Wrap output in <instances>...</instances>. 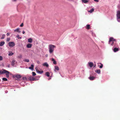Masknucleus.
Wrapping results in <instances>:
<instances>
[{"instance_id": "nucleus-9", "label": "nucleus", "mask_w": 120, "mask_h": 120, "mask_svg": "<svg viewBox=\"0 0 120 120\" xmlns=\"http://www.w3.org/2000/svg\"><path fill=\"white\" fill-rule=\"evenodd\" d=\"M42 65L44 67H49V65L48 64H47V63L46 62L42 64Z\"/></svg>"}, {"instance_id": "nucleus-18", "label": "nucleus", "mask_w": 120, "mask_h": 120, "mask_svg": "<svg viewBox=\"0 0 120 120\" xmlns=\"http://www.w3.org/2000/svg\"><path fill=\"white\" fill-rule=\"evenodd\" d=\"M94 8H92L91 10L90 11H88L90 13H92V12L94 11Z\"/></svg>"}, {"instance_id": "nucleus-41", "label": "nucleus", "mask_w": 120, "mask_h": 120, "mask_svg": "<svg viewBox=\"0 0 120 120\" xmlns=\"http://www.w3.org/2000/svg\"><path fill=\"white\" fill-rule=\"evenodd\" d=\"M9 33H7V35L8 36V35H9Z\"/></svg>"}, {"instance_id": "nucleus-38", "label": "nucleus", "mask_w": 120, "mask_h": 120, "mask_svg": "<svg viewBox=\"0 0 120 120\" xmlns=\"http://www.w3.org/2000/svg\"><path fill=\"white\" fill-rule=\"evenodd\" d=\"M31 70L33 71L34 70V68H29Z\"/></svg>"}, {"instance_id": "nucleus-11", "label": "nucleus", "mask_w": 120, "mask_h": 120, "mask_svg": "<svg viewBox=\"0 0 120 120\" xmlns=\"http://www.w3.org/2000/svg\"><path fill=\"white\" fill-rule=\"evenodd\" d=\"M8 53V55L9 56H11L14 54V53L11 51H9Z\"/></svg>"}, {"instance_id": "nucleus-20", "label": "nucleus", "mask_w": 120, "mask_h": 120, "mask_svg": "<svg viewBox=\"0 0 120 120\" xmlns=\"http://www.w3.org/2000/svg\"><path fill=\"white\" fill-rule=\"evenodd\" d=\"M45 75H46V76L48 77H49V73L48 72H46L45 73Z\"/></svg>"}, {"instance_id": "nucleus-2", "label": "nucleus", "mask_w": 120, "mask_h": 120, "mask_svg": "<svg viewBox=\"0 0 120 120\" xmlns=\"http://www.w3.org/2000/svg\"><path fill=\"white\" fill-rule=\"evenodd\" d=\"M56 48L55 46L50 45L49 46V51L50 54L52 53L54 50V49Z\"/></svg>"}, {"instance_id": "nucleus-40", "label": "nucleus", "mask_w": 120, "mask_h": 120, "mask_svg": "<svg viewBox=\"0 0 120 120\" xmlns=\"http://www.w3.org/2000/svg\"><path fill=\"white\" fill-rule=\"evenodd\" d=\"M94 1L97 2L99 1L98 0H94Z\"/></svg>"}, {"instance_id": "nucleus-39", "label": "nucleus", "mask_w": 120, "mask_h": 120, "mask_svg": "<svg viewBox=\"0 0 120 120\" xmlns=\"http://www.w3.org/2000/svg\"><path fill=\"white\" fill-rule=\"evenodd\" d=\"M34 67V65H31V67H30L29 68H33Z\"/></svg>"}, {"instance_id": "nucleus-21", "label": "nucleus", "mask_w": 120, "mask_h": 120, "mask_svg": "<svg viewBox=\"0 0 120 120\" xmlns=\"http://www.w3.org/2000/svg\"><path fill=\"white\" fill-rule=\"evenodd\" d=\"M59 68H55V69H54V71L55 72H56L59 71Z\"/></svg>"}, {"instance_id": "nucleus-22", "label": "nucleus", "mask_w": 120, "mask_h": 120, "mask_svg": "<svg viewBox=\"0 0 120 120\" xmlns=\"http://www.w3.org/2000/svg\"><path fill=\"white\" fill-rule=\"evenodd\" d=\"M95 71L97 73L99 74L100 72V70H95Z\"/></svg>"}, {"instance_id": "nucleus-28", "label": "nucleus", "mask_w": 120, "mask_h": 120, "mask_svg": "<svg viewBox=\"0 0 120 120\" xmlns=\"http://www.w3.org/2000/svg\"><path fill=\"white\" fill-rule=\"evenodd\" d=\"M24 61L26 62H28L29 61V60L28 59H25L24 60Z\"/></svg>"}, {"instance_id": "nucleus-19", "label": "nucleus", "mask_w": 120, "mask_h": 120, "mask_svg": "<svg viewBox=\"0 0 120 120\" xmlns=\"http://www.w3.org/2000/svg\"><path fill=\"white\" fill-rule=\"evenodd\" d=\"M28 42L30 43H31L32 42V40L31 38H30L28 39Z\"/></svg>"}, {"instance_id": "nucleus-17", "label": "nucleus", "mask_w": 120, "mask_h": 120, "mask_svg": "<svg viewBox=\"0 0 120 120\" xmlns=\"http://www.w3.org/2000/svg\"><path fill=\"white\" fill-rule=\"evenodd\" d=\"M15 61L14 60H12L11 62V64L12 65H14V64H15Z\"/></svg>"}, {"instance_id": "nucleus-8", "label": "nucleus", "mask_w": 120, "mask_h": 120, "mask_svg": "<svg viewBox=\"0 0 120 120\" xmlns=\"http://www.w3.org/2000/svg\"><path fill=\"white\" fill-rule=\"evenodd\" d=\"M35 68L37 72L38 73H39V74H41L43 72V71H39L38 69V68Z\"/></svg>"}, {"instance_id": "nucleus-6", "label": "nucleus", "mask_w": 120, "mask_h": 120, "mask_svg": "<svg viewBox=\"0 0 120 120\" xmlns=\"http://www.w3.org/2000/svg\"><path fill=\"white\" fill-rule=\"evenodd\" d=\"M116 40L112 37L110 38L109 39V42L111 43V42H113V43H114L116 41Z\"/></svg>"}, {"instance_id": "nucleus-32", "label": "nucleus", "mask_w": 120, "mask_h": 120, "mask_svg": "<svg viewBox=\"0 0 120 120\" xmlns=\"http://www.w3.org/2000/svg\"><path fill=\"white\" fill-rule=\"evenodd\" d=\"M111 43H110V42H109V43L111 45H113V44L114 43H113V42H111Z\"/></svg>"}, {"instance_id": "nucleus-36", "label": "nucleus", "mask_w": 120, "mask_h": 120, "mask_svg": "<svg viewBox=\"0 0 120 120\" xmlns=\"http://www.w3.org/2000/svg\"><path fill=\"white\" fill-rule=\"evenodd\" d=\"M10 38H7V41H9L10 40Z\"/></svg>"}, {"instance_id": "nucleus-26", "label": "nucleus", "mask_w": 120, "mask_h": 120, "mask_svg": "<svg viewBox=\"0 0 120 120\" xmlns=\"http://www.w3.org/2000/svg\"><path fill=\"white\" fill-rule=\"evenodd\" d=\"M2 79L3 80L5 81H7L8 80L6 78H3Z\"/></svg>"}, {"instance_id": "nucleus-42", "label": "nucleus", "mask_w": 120, "mask_h": 120, "mask_svg": "<svg viewBox=\"0 0 120 120\" xmlns=\"http://www.w3.org/2000/svg\"><path fill=\"white\" fill-rule=\"evenodd\" d=\"M22 33L23 34H24L25 33V32L24 31H23L22 32Z\"/></svg>"}, {"instance_id": "nucleus-34", "label": "nucleus", "mask_w": 120, "mask_h": 120, "mask_svg": "<svg viewBox=\"0 0 120 120\" xmlns=\"http://www.w3.org/2000/svg\"><path fill=\"white\" fill-rule=\"evenodd\" d=\"M22 79H23V80H26V77H23Z\"/></svg>"}, {"instance_id": "nucleus-29", "label": "nucleus", "mask_w": 120, "mask_h": 120, "mask_svg": "<svg viewBox=\"0 0 120 120\" xmlns=\"http://www.w3.org/2000/svg\"><path fill=\"white\" fill-rule=\"evenodd\" d=\"M32 75L33 76H34L36 75V74L34 72H32Z\"/></svg>"}, {"instance_id": "nucleus-10", "label": "nucleus", "mask_w": 120, "mask_h": 120, "mask_svg": "<svg viewBox=\"0 0 120 120\" xmlns=\"http://www.w3.org/2000/svg\"><path fill=\"white\" fill-rule=\"evenodd\" d=\"M51 60L53 62V63L54 64H56V61H55V60L53 58H52Z\"/></svg>"}, {"instance_id": "nucleus-1", "label": "nucleus", "mask_w": 120, "mask_h": 120, "mask_svg": "<svg viewBox=\"0 0 120 120\" xmlns=\"http://www.w3.org/2000/svg\"><path fill=\"white\" fill-rule=\"evenodd\" d=\"M10 72L8 71L3 69L0 71V75L4 74H5L6 75V77L8 78L9 77V75Z\"/></svg>"}, {"instance_id": "nucleus-33", "label": "nucleus", "mask_w": 120, "mask_h": 120, "mask_svg": "<svg viewBox=\"0 0 120 120\" xmlns=\"http://www.w3.org/2000/svg\"><path fill=\"white\" fill-rule=\"evenodd\" d=\"M5 37V35L4 34H3L2 35V37H1V39H3Z\"/></svg>"}, {"instance_id": "nucleus-15", "label": "nucleus", "mask_w": 120, "mask_h": 120, "mask_svg": "<svg viewBox=\"0 0 120 120\" xmlns=\"http://www.w3.org/2000/svg\"><path fill=\"white\" fill-rule=\"evenodd\" d=\"M20 29L19 28H18L17 29H15L14 30L15 32H19V33H20V31L19 30Z\"/></svg>"}, {"instance_id": "nucleus-37", "label": "nucleus", "mask_w": 120, "mask_h": 120, "mask_svg": "<svg viewBox=\"0 0 120 120\" xmlns=\"http://www.w3.org/2000/svg\"><path fill=\"white\" fill-rule=\"evenodd\" d=\"M37 63L38 64H40V62L39 61H37Z\"/></svg>"}, {"instance_id": "nucleus-35", "label": "nucleus", "mask_w": 120, "mask_h": 120, "mask_svg": "<svg viewBox=\"0 0 120 120\" xmlns=\"http://www.w3.org/2000/svg\"><path fill=\"white\" fill-rule=\"evenodd\" d=\"M23 23H22L20 25V26L21 27H22L23 26Z\"/></svg>"}, {"instance_id": "nucleus-45", "label": "nucleus", "mask_w": 120, "mask_h": 120, "mask_svg": "<svg viewBox=\"0 0 120 120\" xmlns=\"http://www.w3.org/2000/svg\"><path fill=\"white\" fill-rule=\"evenodd\" d=\"M14 1H15V0H13Z\"/></svg>"}, {"instance_id": "nucleus-13", "label": "nucleus", "mask_w": 120, "mask_h": 120, "mask_svg": "<svg viewBox=\"0 0 120 120\" xmlns=\"http://www.w3.org/2000/svg\"><path fill=\"white\" fill-rule=\"evenodd\" d=\"M89 78L91 80H92L95 79V77L93 76H90Z\"/></svg>"}, {"instance_id": "nucleus-43", "label": "nucleus", "mask_w": 120, "mask_h": 120, "mask_svg": "<svg viewBox=\"0 0 120 120\" xmlns=\"http://www.w3.org/2000/svg\"><path fill=\"white\" fill-rule=\"evenodd\" d=\"M45 56H46L47 57L48 56V55L47 54V55H46Z\"/></svg>"}, {"instance_id": "nucleus-14", "label": "nucleus", "mask_w": 120, "mask_h": 120, "mask_svg": "<svg viewBox=\"0 0 120 120\" xmlns=\"http://www.w3.org/2000/svg\"><path fill=\"white\" fill-rule=\"evenodd\" d=\"M98 66L99 68H102L103 66V65L101 63H100L98 64Z\"/></svg>"}, {"instance_id": "nucleus-5", "label": "nucleus", "mask_w": 120, "mask_h": 120, "mask_svg": "<svg viewBox=\"0 0 120 120\" xmlns=\"http://www.w3.org/2000/svg\"><path fill=\"white\" fill-rule=\"evenodd\" d=\"M8 44L9 46L10 47H12L15 45V43L13 42H9Z\"/></svg>"}, {"instance_id": "nucleus-7", "label": "nucleus", "mask_w": 120, "mask_h": 120, "mask_svg": "<svg viewBox=\"0 0 120 120\" xmlns=\"http://www.w3.org/2000/svg\"><path fill=\"white\" fill-rule=\"evenodd\" d=\"M116 15L117 19H120V11H117Z\"/></svg>"}, {"instance_id": "nucleus-27", "label": "nucleus", "mask_w": 120, "mask_h": 120, "mask_svg": "<svg viewBox=\"0 0 120 120\" xmlns=\"http://www.w3.org/2000/svg\"><path fill=\"white\" fill-rule=\"evenodd\" d=\"M82 2L85 3H86L88 2V1L86 0H82Z\"/></svg>"}, {"instance_id": "nucleus-44", "label": "nucleus", "mask_w": 120, "mask_h": 120, "mask_svg": "<svg viewBox=\"0 0 120 120\" xmlns=\"http://www.w3.org/2000/svg\"><path fill=\"white\" fill-rule=\"evenodd\" d=\"M51 79V78H49V80H50Z\"/></svg>"}, {"instance_id": "nucleus-12", "label": "nucleus", "mask_w": 120, "mask_h": 120, "mask_svg": "<svg viewBox=\"0 0 120 120\" xmlns=\"http://www.w3.org/2000/svg\"><path fill=\"white\" fill-rule=\"evenodd\" d=\"M32 44H28L26 45V47L28 48H30L31 47Z\"/></svg>"}, {"instance_id": "nucleus-31", "label": "nucleus", "mask_w": 120, "mask_h": 120, "mask_svg": "<svg viewBox=\"0 0 120 120\" xmlns=\"http://www.w3.org/2000/svg\"><path fill=\"white\" fill-rule=\"evenodd\" d=\"M16 37L18 38L19 39H21V38L18 35H17Z\"/></svg>"}, {"instance_id": "nucleus-23", "label": "nucleus", "mask_w": 120, "mask_h": 120, "mask_svg": "<svg viewBox=\"0 0 120 120\" xmlns=\"http://www.w3.org/2000/svg\"><path fill=\"white\" fill-rule=\"evenodd\" d=\"M118 50V48H115L114 49V51L115 52H116Z\"/></svg>"}, {"instance_id": "nucleus-3", "label": "nucleus", "mask_w": 120, "mask_h": 120, "mask_svg": "<svg viewBox=\"0 0 120 120\" xmlns=\"http://www.w3.org/2000/svg\"><path fill=\"white\" fill-rule=\"evenodd\" d=\"M88 64L89 66L91 68L95 67L96 64H94L92 62H88Z\"/></svg>"}, {"instance_id": "nucleus-4", "label": "nucleus", "mask_w": 120, "mask_h": 120, "mask_svg": "<svg viewBox=\"0 0 120 120\" xmlns=\"http://www.w3.org/2000/svg\"><path fill=\"white\" fill-rule=\"evenodd\" d=\"M14 78H16L18 79H19L21 77V76L18 74H15L13 75Z\"/></svg>"}, {"instance_id": "nucleus-16", "label": "nucleus", "mask_w": 120, "mask_h": 120, "mask_svg": "<svg viewBox=\"0 0 120 120\" xmlns=\"http://www.w3.org/2000/svg\"><path fill=\"white\" fill-rule=\"evenodd\" d=\"M5 42L4 41H1L0 42V46H3Z\"/></svg>"}, {"instance_id": "nucleus-25", "label": "nucleus", "mask_w": 120, "mask_h": 120, "mask_svg": "<svg viewBox=\"0 0 120 120\" xmlns=\"http://www.w3.org/2000/svg\"><path fill=\"white\" fill-rule=\"evenodd\" d=\"M30 80H31V81H33L35 80V79L34 77H32L30 78Z\"/></svg>"}, {"instance_id": "nucleus-30", "label": "nucleus", "mask_w": 120, "mask_h": 120, "mask_svg": "<svg viewBox=\"0 0 120 120\" xmlns=\"http://www.w3.org/2000/svg\"><path fill=\"white\" fill-rule=\"evenodd\" d=\"M3 58L2 56H0V61L3 60Z\"/></svg>"}, {"instance_id": "nucleus-24", "label": "nucleus", "mask_w": 120, "mask_h": 120, "mask_svg": "<svg viewBox=\"0 0 120 120\" xmlns=\"http://www.w3.org/2000/svg\"><path fill=\"white\" fill-rule=\"evenodd\" d=\"M90 25L89 24L87 25L86 26V28L87 29H89L90 28Z\"/></svg>"}]
</instances>
